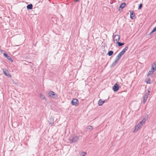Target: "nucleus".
Listing matches in <instances>:
<instances>
[{
	"mask_svg": "<svg viewBox=\"0 0 156 156\" xmlns=\"http://www.w3.org/2000/svg\"><path fill=\"white\" fill-rule=\"evenodd\" d=\"M156 31V26L153 28V30H152L151 32L150 33V34L153 33Z\"/></svg>",
	"mask_w": 156,
	"mask_h": 156,
	"instance_id": "24",
	"label": "nucleus"
},
{
	"mask_svg": "<svg viewBox=\"0 0 156 156\" xmlns=\"http://www.w3.org/2000/svg\"><path fill=\"white\" fill-rule=\"evenodd\" d=\"M40 98L41 99H44L45 101L47 100V99L45 96L42 94H40Z\"/></svg>",
	"mask_w": 156,
	"mask_h": 156,
	"instance_id": "17",
	"label": "nucleus"
},
{
	"mask_svg": "<svg viewBox=\"0 0 156 156\" xmlns=\"http://www.w3.org/2000/svg\"><path fill=\"white\" fill-rule=\"evenodd\" d=\"M116 43L118 44V46H121L124 44V43H121L119 42H116Z\"/></svg>",
	"mask_w": 156,
	"mask_h": 156,
	"instance_id": "22",
	"label": "nucleus"
},
{
	"mask_svg": "<svg viewBox=\"0 0 156 156\" xmlns=\"http://www.w3.org/2000/svg\"><path fill=\"white\" fill-rule=\"evenodd\" d=\"M151 90L150 89H147V92H145L143 97V102L144 104L146 101L147 99L148 98V96L149 95V93L150 92Z\"/></svg>",
	"mask_w": 156,
	"mask_h": 156,
	"instance_id": "2",
	"label": "nucleus"
},
{
	"mask_svg": "<svg viewBox=\"0 0 156 156\" xmlns=\"http://www.w3.org/2000/svg\"><path fill=\"white\" fill-rule=\"evenodd\" d=\"M148 116L147 115H145L143 117V119L142 120L141 122L145 124L146 121L148 119Z\"/></svg>",
	"mask_w": 156,
	"mask_h": 156,
	"instance_id": "11",
	"label": "nucleus"
},
{
	"mask_svg": "<svg viewBox=\"0 0 156 156\" xmlns=\"http://www.w3.org/2000/svg\"><path fill=\"white\" fill-rule=\"evenodd\" d=\"M126 5V3H123L119 6V10H120V9H122Z\"/></svg>",
	"mask_w": 156,
	"mask_h": 156,
	"instance_id": "15",
	"label": "nucleus"
},
{
	"mask_svg": "<svg viewBox=\"0 0 156 156\" xmlns=\"http://www.w3.org/2000/svg\"><path fill=\"white\" fill-rule=\"evenodd\" d=\"M145 82L147 84H150V79L149 78H147L145 80Z\"/></svg>",
	"mask_w": 156,
	"mask_h": 156,
	"instance_id": "21",
	"label": "nucleus"
},
{
	"mask_svg": "<svg viewBox=\"0 0 156 156\" xmlns=\"http://www.w3.org/2000/svg\"><path fill=\"white\" fill-rule=\"evenodd\" d=\"M119 89V87L118 85L117 84H115L113 87V90L114 91H117Z\"/></svg>",
	"mask_w": 156,
	"mask_h": 156,
	"instance_id": "10",
	"label": "nucleus"
},
{
	"mask_svg": "<svg viewBox=\"0 0 156 156\" xmlns=\"http://www.w3.org/2000/svg\"><path fill=\"white\" fill-rule=\"evenodd\" d=\"M4 56L9 61L11 62H13V61L12 58L9 56L8 55V54L5 53H4L3 54Z\"/></svg>",
	"mask_w": 156,
	"mask_h": 156,
	"instance_id": "8",
	"label": "nucleus"
},
{
	"mask_svg": "<svg viewBox=\"0 0 156 156\" xmlns=\"http://www.w3.org/2000/svg\"><path fill=\"white\" fill-rule=\"evenodd\" d=\"M151 70L153 71L154 72L156 70V63L155 62H154L151 66Z\"/></svg>",
	"mask_w": 156,
	"mask_h": 156,
	"instance_id": "9",
	"label": "nucleus"
},
{
	"mask_svg": "<svg viewBox=\"0 0 156 156\" xmlns=\"http://www.w3.org/2000/svg\"><path fill=\"white\" fill-rule=\"evenodd\" d=\"M120 39V36L118 35H115L114 36L113 38V41L115 42V41L116 42H118L119 41Z\"/></svg>",
	"mask_w": 156,
	"mask_h": 156,
	"instance_id": "6",
	"label": "nucleus"
},
{
	"mask_svg": "<svg viewBox=\"0 0 156 156\" xmlns=\"http://www.w3.org/2000/svg\"><path fill=\"white\" fill-rule=\"evenodd\" d=\"M92 129H93V127H92V126H88L87 128V129L88 130H89V129L92 130Z\"/></svg>",
	"mask_w": 156,
	"mask_h": 156,
	"instance_id": "25",
	"label": "nucleus"
},
{
	"mask_svg": "<svg viewBox=\"0 0 156 156\" xmlns=\"http://www.w3.org/2000/svg\"><path fill=\"white\" fill-rule=\"evenodd\" d=\"M55 93L54 92L52 91H50L48 93L49 95L50 96L52 97V98H55Z\"/></svg>",
	"mask_w": 156,
	"mask_h": 156,
	"instance_id": "13",
	"label": "nucleus"
},
{
	"mask_svg": "<svg viewBox=\"0 0 156 156\" xmlns=\"http://www.w3.org/2000/svg\"><path fill=\"white\" fill-rule=\"evenodd\" d=\"M76 2H78L80 0H76Z\"/></svg>",
	"mask_w": 156,
	"mask_h": 156,
	"instance_id": "27",
	"label": "nucleus"
},
{
	"mask_svg": "<svg viewBox=\"0 0 156 156\" xmlns=\"http://www.w3.org/2000/svg\"><path fill=\"white\" fill-rule=\"evenodd\" d=\"M118 61V60L115 58V61L112 63V64L111 65V67H112L114 66L116 64L117 62Z\"/></svg>",
	"mask_w": 156,
	"mask_h": 156,
	"instance_id": "18",
	"label": "nucleus"
},
{
	"mask_svg": "<svg viewBox=\"0 0 156 156\" xmlns=\"http://www.w3.org/2000/svg\"><path fill=\"white\" fill-rule=\"evenodd\" d=\"M2 70L3 72V73L6 76H8L9 77H11V76L9 73V72L8 70L5 69L3 68L2 69Z\"/></svg>",
	"mask_w": 156,
	"mask_h": 156,
	"instance_id": "5",
	"label": "nucleus"
},
{
	"mask_svg": "<svg viewBox=\"0 0 156 156\" xmlns=\"http://www.w3.org/2000/svg\"><path fill=\"white\" fill-rule=\"evenodd\" d=\"M128 49V47H126L122 50L118 55L115 58L118 61L119 60L122 56L124 54L125 52Z\"/></svg>",
	"mask_w": 156,
	"mask_h": 156,
	"instance_id": "1",
	"label": "nucleus"
},
{
	"mask_svg": "<svg viewBox=\"0 0 156 156\" xmlns=\"http://www.w3.org/2000/svg\"><path fill=\"white\" fill-rule=\"evenodd\" d=\"M33 7V5L32 4H30L28 5L27 6V8L28 9H32Z\"/></svg>",
	"mask_w": 156,
	"mask_h": 156,
	"instance_id": "20",
	"label": "nucleus"
},
{
	"mask_svg": "<svg viewBox=\"0 0 156 156\" xmlns=\"http://www.w3.org/2000/svg\"><path fill=\"white\" fill-rule=\"evenodd\" d=\"M142 5L141 4H140L139 6L138 7V9H141L142 7Z\"/></svg>",
	"mask_w": 156,
	"mask_h": 156,
	"instance_id": "26",
	"label": "nucleus"
},
{
	"mask_svg": "<svg viewBox=\"0 0 156 156\" xmlns=\"http://www.w3.org/2000/svg\"><path fill=\"white\" fill-rule=\"evenodd\" d=\"M54 119L52 117H51L49 121V123L52 126L54 123Z\"/></svg>",
	"mask_w": 156,
	"mask_h": 156,
	"instance_id": "14",
	"label": "nucleus"
},
{
	"mask_svg": "<svg viewBox=\"0 0 156 156\" xmlns=\"http://www.w3.org/2000/svg\"><path fill=\"white\" fill-rule=\"evenodd\" d=\"M113 54V51H108V55L109 56H110L112 55Z\"/></svg>",
	"mask_w": 156,
	"mask_h": 156,
	"instance_id": "23",
	"label": "nucleus"
},
{
	"mask_svg": "<svg viewBox=\"0 0 156 156\" xmlns=\"http://www.w3.org/2000/svg\"><path fill=\"white\" fill-rule=\"evenodd\" d=\"M79 139V137L76 136L74 135L70 136L69 139V140L71 143L75 142Z\"/></svg>",
	"mask_w": 156,
	"mask_h": 156,
	"instance_id": "3",
	"label": "nucleus"
},
{
	"mask_svg": "<svg viewBox=\"0 0 156 156\" xmlns=\"http://www.w3.org/2000/svg\"><path fill=\"white\" fill-rule=\"evenodd\" d=\"M86 154V153H84V155H82V156H85V155Z\"/></svg>",
	"mask_w": 156,
	"mask_h": 156,
	"instance_id": "28",
	"label": "nucleus"
},
{
	"mask_svg": "<svg viewBox=\"0 0 156 156\" xmlns=\"http://www.w3.org/2000/svg\"><path fill=\"white\" fill-rule=\"evenodd\" d=\"M154 72L153 71L150 70L148 72L147 76H149L152 75Z\"/></svg>",
	"mask_w": 156,
	"mask_h": 156,
	"instance_id": "19",
	"label": "nucleus"
},
{
	"mask_svg": "<svg viewBox=\"0 0 156 156\" xmlns=\"http://www.w3.org/2000/svg\"><path fill=\"white\" fill-rule=\"evenodd\" d=\"M71 103L73 105H77L79 103L78 100L76 99H74L71 101Z\"/></svg>",
	"mask_w": 156,
	"mask_h": 156,
	"instance_id": "7",
	"label": "nucleus"
},
{
	"mask_svg": "<svg viewBox=\"0 0 156 156\" xmlns=\"http://www.w3.org/2000/svg\"><path fill=\"white\" fill-rule=\"evenodd\" d=\"M105 100L102 101L101 99H100L98 102V105L99 106H101L104 103Z\"/></svg>",
	"mask_w": 156,
	"mask_h": 156,
	"instance_id": "16",
	"label": "nucleus"
},
{
	"mask_svg": "<svg viewBox=\"0 0 156 156\" xmlns=\"http://www.w3.org/2000/svg\"><path fill=\"white\" fill-rule=\"evenodd\" d=\"M130 17L132 19L135 18L134 13L133 11H130Z\"/></svg>",
	"mask_w": 156,
	"mask_h": 156,
	"instance_id": "12",
	"label": "nucleus"
},
{
	"mask_svg": "<svg viewBox=\"0 0 156 156\" xmlns=\"http://www.w3.org/2000/svg\"><path fill=\"white\" fill-rule=\"evenodd\" d=\"M144 124L143 123L141 122V121H140L137 125L135 126L133 132H136L137 131L140 129Z\"/></svg>",
	"mask_w": 156,
	"mask_h": 156,
	"instance_id": "4",
	"label": "nucleus"
}]
</instances>
